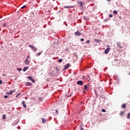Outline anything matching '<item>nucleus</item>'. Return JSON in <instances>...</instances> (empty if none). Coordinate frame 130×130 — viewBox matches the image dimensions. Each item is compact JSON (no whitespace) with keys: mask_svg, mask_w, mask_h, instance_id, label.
<instances>
[{"mask_svg":"<svg viewBox=\"0 0 130 130\" xmlns=\"http://www.w3.org/2000/svg\"><path fill=\"white\" fill-rule=\"evenodd\" d=\"M70 66H71L70 63H67L66 65H65L63 71H67V69L70 68Z\"/></svg>","mask_w":130,"mask_h":130,"instance_id":"f257e3e1","label":"nucleus"},{"mask_svg":"<svg viewBox=\"0 0 130 130\" xmlns=\"http://www.w3.org/2000/svg\"><path fill=\"white\" fill-rule=\"evenodd\" d=\"M29 47L31 48V49H32V50H34L35 51H36V50H37V49L36 48V47H35L34 46L32 45H29Z\"/></svg>","mask_w":130,"mask_h":130,"instance_id":"f03ea898","label":"nucleus"},{"mask_svg":"<svg viewBox=\"0 0 130 130\" xmlns=\"http://www.w3.org/2000/svg\"><path fill=\"white\" fill-rule=\"evenodd\" d=\"M15 92H16L15 89H13V90H11L10 92H7V94H8V95H12L13 94V93H15Z\"/></svg>","mask_w":130,"mask_h":130,"instance_id":"7ed1b4c3","label":"nucleus"},{"mask_svg":"<svg viewBox=\"0 0 130 130\" xmlns=\"http://www.w3.org/2000/svg\"><path fill=\"white\" fill-rule=\"evenodd\" d=\"M77 84L79 86H82L83 85V84H84V82L82 81L79 80L77 82Z\"/></svg>","mask_w":130,"mask_h":130,"instance_id":"20e7f679","label":"nucleus"},{"mask_svg":"<svg viewBox=\"0 0 130 130\" xmlns=\"http://www.w3.org/2000/svg\"><path fill=\"white\" fill-rule=\"evenodd\" d=\"M75 35H76V36H80V35H82V33L79 32V31H77L75 32Z\"/></svg>","mask_w":130,"mask_h":130,"instance_id":"39448f33","label":"nucleus"},{"mask_svg":"<svg viewBox=\"0 0 130 130\" xmlns=\"http://www.w3.org/2000/svg\"><path fill=\"white\" fill-rule=\"evenodd\" d=\"M109 50H110V48H107V49L105 50V54H107V53H108V52H109Z\"/></svg>","mask_w":130,"mask_h":130,"instance_id":"423d86ee","label":"nucleus"},{"mask_svg":"<svg viewBox=\"0 0 130 130\" xmlns=\"http://www.w3.org/2000/svg\"><path fill=\"white\" fill-rule=\"evenodd\" d=\"M72 8H74L73 6H64V9H72Z\"/></svg>","mask_w":130,"mask_h":130,"instance_id":"0eeeda50","label":"nucleus"},{"mask_svg":"<svg viewBox=\"0 0 130 130\" xmlns=\"http://www.w3.org/2000/svg\"><path fill=\"white\" fill-rule=\"evenodd\" d=\"M126 104H122L121 106V108H122L123 109H125V108H126Z\"/></svg>","mask_w":130,"mask_h":130,"instance_id":"6e6552de","label":"nucleus"},{"mask_svg":"<svg viewBox=\"0 0 130 130\" xmlns=\"http://www.w3.org/2000/svg\"><path fill=\"white\" fill-rule=\"evenodd\" d=\"M29 69V67L27 66V67H25L23 69V72H26L27 71V70H28Z\"/></svg>","mask_w":130,"mask_h":130,"instance_id":"1a4fd4ad","label":"nucleus"},{"mask_svg":"<svg viewBox=\"0 0 130 130\" xmlns=\"http://www.w3.org/2000/svg\"><path fill=\"white\" fill-rule=\"evenodd\" d=\"M24 62L26 66H28V64H29V60H28V59H26Z\"/></svg>","mask_w":130,"mask_h":130,"instance_id":"9d476101","label":"nucleus"},{"mask_svg":"<svg viewBox=\"0 0 130 130\" xmlns=\"http://www.w3.org/2000/svg\"><path fill=\"white\" fill-rule=\"evenodd\" d=\"M117 45L118 47H119V48H122V46H121V44H120V43H117Z\"/></svg>","mask_w":130,"mask_h":130,"instance_id":"9b49d317","label":"nucleus"},{"mask_svg":"<svg viewBox=\"0 0 130 130\" xmlns=\"http://www.w3.org/2000/svg\"><path fill=\"white\" fill-rule=\"evenodd\" d=\"M26 86H32V83L30 82H26Z\"/></svg>","mask_w":130,"mask_h":130,"instance_id":"f8f14e48","label":"nucleus"},{"mask_svg":"<svg viewBox=\"0 0 130 130\" xmlns=\"http://www.w3.org/2000/svg\"><path fill=\"white\" fill-rule=\"evenodd\" d=\"M22 105L23 107H24L25 108H26V107H27V106L26 105V104H25V102L22 101Z\"/></svg>","mask_w":130,"mask_h":130,"instance_id":"ddd939ff","label":"nucleus"},{"mask_svg":"<svg viewBox=\"0 0 130 130\" xmlns=\"http://www.w3.org/2000/svg\"><path fill=\"white\" fill-rule=\"evenodd\" d=\"M42 120L43 123H45V122H46V120L44 118H42Z\"/></svg>","mask_w":130,"mask_h":130,"instance_id":"4468645a","label":"nucleus"},{"mask_svg":"<svg viewBox=\"0 0 130 130\" xmlns=\"http://www.w3.org/2000/svg\"><path fill=\"white\" fill-rule=\"evenodd\" d=\"M123 113H124V112H123V111H121V112H120V116H122V115H123Z\"/></svg>","mask_w":130,"mask_h":130,"instance_id":"2eb2a0df","label":"nucleus"},{"mask_svg":"<svg viewBox=\"0 0 130 130\" xmlns=\"http://www.w3.org/2000/svg\"><path fill=\"white\" fill-rule=\"evenodd\" d=\"M78 4H80V7H83V3L78 2Z\"/></svg>","mask_w":130,"mask_h":130,"instance_id":"dca6fc26","label":"nucleus"},{"mask_svg":"<svg viewBox=\"0 0 130 130\" xmlns=\"http://www.w3.org/2000/svg\"><path fill=\"white\" fill-rule=\"evenodd\" d=\"M41 54V52L36 54V56H39Z\"/></svg>","mask_w":130,"mask_h":130,"instance_id":"f3484780","label":"nucleus"},{"mask_svg":"<svg viewBox=\"0 0 130 130\" xmlns=\"http://www.w3.org/2000/svg\"><path fill=\"white\" fill-rule=\"evenodd\" d=\"M127 118V119H129V118H130V113H128Z\"/></svg>","mask_w":130,"mask_h":130,"instance_id":"a211bd4d","label":"nucleus"},{"mask_svg":"<svg viewBox=\"0 0 130 130\" xmlns=\"http://www.w3.org/2000/svg\"><path fill=\"white\" fill-rule=\"evenodd\" d=\"M56 69L57 71H60V67H57Z\"/></svg>","mask_w":130,"mask_h":130,"instance_id":"6ab92c4d","label":"nucleus"},{"mask_svg":"<svg viewBox=\"0 0 130 130\" xmlns=\"http://www.w3.org/2000/svg\"><path fill=\"white\" fill-rule=\"evenodd\" d=\"M27 79H28V80H30V81L32 80V77L31 76H29L27 77Z\"/></svg>","mask_w":130,"mask_h":130,"instance_id":"aec40b11","label":"nucleus"},{"mask_svg":"<svg viewBox=\"0 0 130 130\" xmlns=\"http://www.w3.org/2000/svg\"><path fill=\"white\" fill-rule=\"evenodd\" d=\"M113 13H114V14H117V11H116V10H114V11H113Z\"/></svg>","mask_w":130,"mask_h":130,"instance_id":"412c9836","label":"nucleus"},{"mask_svg":"<svg viewBox=\"0 0 130 130\" xmlns=\"http://www.w3.org/2000/svg\"><path fill=\"white\" fill-rule=\"evenodd\" d=\"M94 41H96V42H98V43H99V42H100V41L98 40L97 39L94 40Z\"/></svg>","mask_w":130,"mask_h":130,"instance_id":"4be33fe9","label":"nucleus"},{"mask_svg":"<svg viewBox=\"0 0 130 130\" xmlns=\"http://www.w3.org/2000/svg\"><path fill=\"white\" fill-rule=\"evenodd\" d=\"M61 61H62V59H61V58L58 60V62H61Z\"/></svg>","mask_w":130,"mask_h":130,"instance_id":"5701e85b","label":"nucleus"},{"mask_svg":"<svg viewBox=\"0 0 130 130\" xmlns=\"http://www.w3.org/2000/svg\"><path fill=\"white\" fill-rule=\"evenodd\" d=\"M31 81L32 83H35V80H34V79L32 78V79L31 80Z\"/></svg>","mask_w":130,"mask_h":130,"instance_id":"b1692460","label":"nucleus"},{"mask_svg":"<svg viewBox=\"0 0 130 130\" xmlns=\"http://www.w3.org/2000/svg\"><path fill=\"white\" fill-rule=\"evenodd\" d=\"M109 17L110 18H112V17H113V15H112V14H110V15H109Z\"/></svg>","mask_w":130,"mask_h":130,"instance_id":"393cba45","label":"nucleus"},{"mask_svg":"<svg viewBox=\"0 0 130 130\" xmlns=\"http://www.w3.org/2000/svg\"><path fill=\"white\" fill-rule=\"evenodd\" d=\"M3 27H5V26H7V23H5L3 24Z\"/></svg>","mask_w":130,"mask_h":130,"instance_id":"a878e982","label":"nucleus"},{"mask_svg":"<svg viewBox=\"0 0 130 130\" xmlns=\"http://www.w3.org/2000/svg\"><path fill=\"white\" fill-rule=\"evenodd\" d=\"M102 112H106V111L104 109H102Z\"/></svg>","mask_w":130,"mask_h":130,"instance_id":"bb28decb","label":"nucleus"},{"mask_svg":"<svg viewBox=\"0 0 130 130\" xmlns=\"http://www.w3.org/2000/svg\"><path fill=\"white\" fill-rule=\"evenodd\" d=\"M84 89H85V90H87V89H88V86H87L86 85H85Z\"/></svg>","mask_w":130,"mask_h":130,"instance_id":"cd10ccee","label":"nucleus"},{"mask_svg":"<svg viewBox=\"0 0 130 130\" xmlns=\"http://www.w3.org/2000/svg\"><path fill=\"white\" fill-rule=\"evenodd\" d=\"M26 7V5H24L23 6H22L21 9H25V8Z\"/></svg>","mask_w":130,"mask_h":130,"instance_id":"c85d7f7f","label":"nucleus"},{"mask_svg":"<svg viewBox=\"0 0 130 130\" xmlns=\"http://www.w3.org/2000/svg\"><path fill=\"white\" fill-rule=\"evenodd\" d=\"M90 43V40H87V41L85 42V43Z\"/></svg>","mask_w":130,"mask_h":130,"instance_id":"c756f323","label":"nucleus"},{"mask_svg":"<svg viewBox=\"0 0 130 130\" xmlns=\"http://www.w3.org/2000/svg\"><path fill=\"white\" fill-rule=\"evenodd\" d=\"M3 119H6V115H3Z\"/></svg>","mask_w":130,"mask_h":130,"instance_id":"7c9ffc66","label":"nucleus"},{"mask_svg":"<svg viewBox=\"0 0 130 130\" xmlns=\"http://www.w3.org/2000/svg\"><path fill=\"white\" fill-rule=\"evenodd\" d=\"M20 96V93H18L16 95V98H18Z\"/></svg>","mask_w":130,"mask_h":130,"instance_id":"2f4dec72","label":"nucleus"},{"mask_svg":"<svg viewBox=\"0 0 130 130\" xmlns=\"http://www.w3.org/2000/svg\"><path fill=\"white\" fill-rule=\"evenodd\" d=\"M3 84V81H2V80L0 79V84Z\"/></svg>","mask_w":130,"mask_h":130,"instance_id":"473e14b6","label":"nucleus"},{"mask_svg":"<svg viewBox=\"0 0 130 130\" xmlns=\"http://www.w3.org/2000/svg\"><path fill=\"white\" fill-rule=\"evenodd\" d=\"M9 97L8 95H5L4 98H8Z\"/></svg>","mask_w":130,"mask_h":130,"instance_id":"72a5a7b5","label":"nucleus"},{"mask_svg":"<svg viewBox=\"0 0 130 130\" xmlns=\"http://www.w3.org/2000/svg\"><path fill=\"white\" fill-rule=\"evenodd\" d=\"M27 58H26V59H28V58H29V57H30V56H27Z\"/></svg>","mask_w":130,"mask_h":130,"instance_id":"f704fd0d","label":"nucleus"},{"mask_svg":"<svg viewBox=\"0 0 130 130\" xmlns=\"http://www.w3.org/2000/svg\"><path fill=\"white\" fill-rule=\"evenodd\" d=\"M80 40L81 41H84V39H81Z\"/></svg>","mask_w":130,"mask_h":130,"instance_id":"c9c22d12","label":"nucleus"},{"mask_svg":"<svg viewBox=\"0 0 130 130\" xmlns=\"http://www.w3.org/2000/svg\"><path fill=\"white\" fill-rule=\"evenodd\" d=\"M17 128H18V129H20L21 127H17Z\"/></svg>","mask_w":130,"mask_h":130,"instance_id":"e433bc0d","label":"nucleus"},{"mask_svg":"<svg viewBox=\"0 0 130 130\" xmlns=\"http://www.w3.org/2000/svg\"><path fill=\"white\" fill-rule=\"evenodd\" d=\"M80 130H84V128L83 127L81 128Z\"/></svg>","mask_w":130,"mask_h":130,"instance_id":"4c0bfd02","label":"nucleus"},{"mask_svg":"<svg viewBox=\"0 0 130 130\" xmlns=\"http://www.w3.org/2000/svg\"><path fill=\"white\" fill-rule=\"evenodd\" d=\"M17 70H19V71H22V69H18Z\"/></svg>","mask_w":130,"mask_h":130,"instance_id":"58836bf2","label":"nucleus"},{"mask_svg":"<svg viewBox=\"0 0 130 130\" xmlns=\"http://www.w3.org/2000/svg\"><path fill=\"white\" fill-rule=\"evenodd\" d=\"M88 78H89V79H91V76H88Z\"/></svg>","mask_w":130,"mask_h":130,"instance_id":"ea45409f","label":"nucleus"},{"mask_svg":"<svg viewBox=\"0 0 130 130\" xmlns=\"http://www.w3.org/2000/svg\"><path fill=\"white\" fill-rule=\"evenodd\" d=\"M55 111H56V113H57V110H56Z\"/></svg>","mask_w":130,"mask_h":130,"instance_id":"a19ab883","label":"nucleus"},{"mask_svg":"<svg viewBox=\"0 0 130 130\" xmlns=\"http://www.w3.org/2000/svg\"><path fill=\"white\" fill-rule=\"evenodd\" d=\"M107 2H110L111 0H107Z\"/></svg>","mask_w":130,"mask_h":130,"instance_id":"79ce46f5","label":"nucleus"},{"mask_svg":"<svg viewBox=\"0 0 130 130\" xmlns=\"http://www.w3.org/2000/svg\"><path fill=\"white\" fill-rule=\"evenodd\" d=\"M27 98H28L26 97V98H25V99H27Z\"/></svg>","mask_w":130,"mask_h":130,"instance_id":"37998d69","label":"nucleus"},{"mask_svg":"<svg viewBox=\"0 0 130 130\" xmlns=\"http://www.w3.org/2000/svg\"><path fill=\"white\" fill-rule=\"evenodd\" d=\"M128 75H130V73H129Z\"/></svg>","mask_w":130,"mask_h":130,"instance_id":"c03bdc74","label":"nucleus"}]
</instances>
